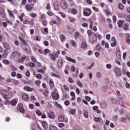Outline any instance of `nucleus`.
Returning a JSON list of instances; mask_svg holds the SVG:
<instances>
[{
  "label": "nucleus",
  "mask_w": 130,
  "mask_h": 130,
  "mask_svg": "<svg viewBox=\"0 0 130 130\" xmlns=\"http://www.w3.org/2000/svg\"><path fill=\"white\" fill-rule=\"evenodd\" d=\"M19 39L22 42L21 44V47L22 49L26 52H27V53H30V52H31V49L29 47V45L26 43L25 39L21 37H19Z\"/></svg>",
  "instance_id": "f257e3e1"
},
{
  "label": "nucleus",
  "mask_w": 130,
  "mask_h": 130,
  "mask_svg": "<svg viewBox=\"0 0 130 130\" xmlns=\"http://www.w3.org/2000/svg\"><path fill=\"white\" fill-rule=\"evenodd\" d=\"M88 38L91 43H95L97 42V35L94 32H91V30H87Z\"/></svg>",
  "instance_id": "f03ea898"
},
{
  "label": "nucleus",
  "mask_w": 130,
  "mask_h": 130,
  "mask_svg": "<svg viewBox=\"0 0 130 130\" xmlns=\"http://www.w3.org/2000/svg\"><path fill=\"white\" fill-rule=\"evenodd\" d=\"M0 93L4 97V99H6V100L8 99H10L9 95L8 94H9V91L3 89H0Z\"/></svg>",
  "instance_id": "7ed1b4c3"
},
{
  "label": "nucleus",
  "mask_w": 130,
  "mask_h": 130,
  "mask_svg": "<svg viewBox=\"0 0 130 130\" xmlns=\"http://www.w3.org/2000/svg\"><path fill=\"white\" fill-rule=\"evenodd\" d=\"M52 97L54 100H58L59 99V93L57 89H55L52 93Z\"/></svg>",
  "instance_id": "20e7f679"
},
{
  "label": "nucleus",
  "mask_w": 130,
  "mask_h": 130,
  "mask_svg": "<svg viewBox=\"0 0 130 130\" xmlns=\"http://www.w3.org/2000/svg\"><path fill=\"white\" fill-rule=\"evenodd\" d=\"M49 118L51 119H55V113L53 111H50L47 113Z\"/></svg>",
  "instance_id": "39448f33"
},
{
  "label": "nucleus",
  "mask_w": 130,
  "mask_h": 130,
  "mask_svg": "<svg viewBox=\"0 0 130 130\" xmlns=\"http://www.w3.org/2000/svg\"><path fill=\"white\" fill-rule=\"evenodd\" d=\"M0 16L2 18H6V13L5 12V9L2 7H0Z\"/></svg>",
  "instance_id": "423d86ee"
},
{
  "label": "nucleus",
  "mask_w": 130,
  "mask_h": 130,
  "mask_svg": "<svg viewBox=\"0 0 130 130\" xmlns=\"http://www.w3.org/2000/svg\"><path fill=\"white\" fill-rule=\"evenodd\" d=\"M91 10H90V9L89 8H87L86 9H85L83 14L84 15V16H86V17H89V16H90V15H91Z\"/></svg>",
  "instance_id": "0eeeda50"
},
{
  "label": "nucleus",
  "mask_w": 130,
  "mask_h": 130,
  "mask_svg": "<svg viewBox=\"0 0 130 130\" xmlns=\"http://www.w3.org/2000/svg\"><path fill=\"white\" fill-rule=\"evenodd\" d=\"M10 52H11V51H9V50L5 49L3 51V54L2 55L3 58H7V57H8V55L9 53H10Z\"/></svg>",
  "instance_id": "6e6552de"
},
{
  "label": "nucleus",
  "mask_w": 130,
  "mask_h": 130,
  "mask_svg": "<svg viewBox=\"0 0 130 130\" xmlns=\"http://www.w3.org/2000/svg\"><path fill=\"white\" fill-rule=\"evenodd\" d=\"M61 7L62 9H66L69 8V5L67 4V2L64 1H63L61 3Z\"/></svg>",
  "instance_id": "1a4fd4ad"
},
{
  "label": "nucleus",
  "mask_w": 130,
  "mask_h": 130,
  "mask_svg": "<svg viewBox=\"0 0 130 130\" xmlns=\"http://www.w3.org/2000/svg\"><path fill=\"white\" fill-rule=\"evenodd\" d=\"M18 109L19 110L21 113H24L25 112V110L24 109V107H23V104H20L18 105Z\"/></svg>",
  "instance_id": "9d476101"
},
{
  "label": "nucleus",
  "mask_w": 130,
  "mask_h": 130,
  "mask_svg": "<svg viewBox=\"0 0 130 130\" xmlns=\"http://www.w3.org/2000/svg\"><path fill=\"white\" fill-rule=\"evenodd\" d=\"M112 41H113V42L111 44V46L112 47H115V46H116V44H117V42H116L115 38H112Z\"/></svg>",
  "instance_id": "9b49d317"
},
{
  "label": "nucleus",
  "mask_w": 130,
  "mask_h": 130,
  "mask_svg": "<svg viewBox=\"0 0 130 130\" xmlns=\"http://www.w3.org/2000/svg\"><path fill=\"white\" fill-rule=\"evenodd\" d=\"M3 47L5 48V49H7L9 51H11V47H10V44L8 43H5L3 44Z\"/></svg>",
  "instance_id": "f8f14e48"
},
{
  "label": "nucleus",
  "mask_w": 130,
  "mask_h": 130,
  "mask_svg": "<svg viewBox=\"0 0 130 130\" xmlns=\"http://www.w3.org/2000/svg\"><path fill=\"white\" fill-rule=\"evenodd\" d=\"M115 73L116 75H117V76H118L119 77H120V76H121V71H120V70H119V69L117 68H116L115 69Z\"/></svg>",
  "instance_id": "ddd939ff"
},
{
  "label": "nucleus",
  "mask_w": 130,
  "mask_h": 130,
  "mask_svg": "<svg viewBox=\"0 0 130 130\" xmlns=\"http://www.w3.org/2000/svg\"><path fill=\"white\" fill-rule=\"evenodd\" d=\"M23 89L25 91H27V92H32V91L35 90L34 88H32L28 86L24 87Z\"/></svg>",
  "instance_id": "4468645a"
},
{
  "label": "nucleus",
  "mask_w": 130,
  "mask_h": 130,
  "mask_svg": "<svg viewBox=\"0 0 130 130\" xmlns=\"http://www.w3.org/2000/svg\"><path fill=\"white\" fill-rule=\"evenodd\" d=\"M42 125L44 129H47L48 128V124H47V122L46 121H43L42 122Z\"/></svg>",
  "instance_id": "2eb2a0df"
},
{
  "label": "nucleus",
  "mask_w": 130,
  "mask_h": 130,
  "mask_svg": "<svg viewBox=\"0 0 130 130\" xmlns=\"http://www.w3.org/2000/svg\"><path fill=\"white\" fill-rule=\"evenodd\" d=\"M22 98L24 101H28L29 100V95L27 94H23L22 95Z\"/></svg>",
  "instance_id": "dca6fc26"
},
{
  "label": "nucleus",
  "mask_w": 130,
  "mask_h": 130,
  "mask_svg": "<svg viewBox=\"0 0 130 130\" xmlns=\"http://www.w3.org/2000/svg\"><path fill=\"white\" fill-rule=\"evenodd\" d=\"M12 56L13 57H16V56H21V53L18 51L13 52L12 53Z\"/></svg>",
  "instance_id": "f3484780"
},
{
  "label": "nucleus",
  "mask_w": 130,
  "mask_h": 130,
  "mask_svg": "<svg viewBox=\"0 0 130 130\" xmlns=\"http://www.w3.org/2000/svg\"><path fill=\"white\" fill-rule=\"evenodd\" d=\"M87 47H88L87 43H86V42H83L81 44V48H82V49H86Z\"/></svg>",
  "instance_id": "a211bd4d"
},
{
  "label": "nucleus",
  "mask_w": 130,
  "mask_h": 130,
  "mask_svg": "<svg viewBox=\"0 0 130 130\" xmlns=\"http://www.w3.org/2000/svg\"><path fill=\"white\" fill-rule=\"evenodd\" d=\"M63 63V61L62 60V59H59L58 60L57 64H58V67H59V68H61L62 67Z\"/></svg>",
  "instance_id": "6ab92c4d"
},
{
  "label": "nucleus",
  "mask_w": 130,
  "mask_h": 130,
  "mask_svg": "<svg viewBox=\"0 0 130 130\" xmlns=\"http://www.w3.org/2000/svg\"><path fill=\"white\" fill-rule=\"evenodd\" d=\"M58 120L60 121L61 122H62V121H64V116L61 114L59 115Z\"/></svg>",
  "instance_id": "aec40b11"
},
{
  "label": "nucleus",
  "mask_w": 130,
  "mask_h": 130,
  "mask_svg": "<svg viewBox=\"0 0 130 130\" xmlns=\"http://www.w3.org/2000/svg\"><path fill=\"white\" fill-rule=\"evenodd\" d=\"M108 88V86H107V85L103 86L102 87V92H104V93H106L107 92Z\"/></svg>",
  "instance_id": "412c9836"
},
{
  "label": "nucleus",
  "mask_w": 130,
  "mask_h": 130,
  "mask_svg": "<svg viewBox=\"0 0 130 130\" xmlns=\"http://www.w3.org/2000/svg\"><path fill=\"white\" fill-rule=\"evenodd\" d=\"M66 59L68 61H71V62H73V63H76V60L72 58L71 57L67 56L66 57Z\"/></svg>",
  "instance_id": "4be33fe9"
},
{
  "label": "nucleus",
  "mask_w": 130,
  "mask_h": 130,
  "mask_svg": "<svg viewBox=\"0 0 130 130\" xmlns=\"http://www.w3.org/2000/svg\"><path fill=\"white\" fill-rule=\"evenodd\" d=\"M118 100L119 101H120L121 103L120 104L121 107H124V104H123V99H122V98H119Z\"/></svg>",
  "instance_id": "5701e85b"
},
{
  "label": "nucleus",
  "mask_w": 130,
  "mask_h": 130,
  "mask_svg": "<svg viewBox=\"0 0 130 130\" xmlns=\"http://www.w3.org/2000/svg\"><path fill=\"white\" fill-rule=\"evenodd\" d=\"M101 106L103 108V109H106V107H107V105L105 102H103L101 104Z\"/></svg>",
  "instance_id": "b1692460"
},
{
  "label": "nucleus",
  "mask_w": 130,
  "mask_h": 130,
  "mask_svg": "<svg viewBox=\"0 0 130 130\" xmlns=\"http://www.w3.org/2000/svg\"><path fill=\"white\" fill-rule=\"evenodd\" d=\"M17 103H18L17 100L13 99L11 101V105H13L14 106H15V105H17Z\"/></svg>",
  "instance_id": "393cba45"
},
{
  "label": "nucleus",
  "mask_w": 130,
  "mask_h": 130,
  "mask_svg": "<svg viewBox=\"0 0 130 130\" xmlns=\"http://www.w3.org/2000/svg\"><path fill=\"white\" fill-rule=\"evenodd\" d=\"M117 24L119 28H121V27H122V25H123V21L122 20H118Z\"/></svg>",
  "instance_id": "a878e982"
},
{
  "label": "nucleus",
  "mask_w": 130,
  "mask_h": 130,
  "mask_svg": "<svg viewBox=\"0 0 130 130\" xmlns=\"http://www.w3.org/2000/svg\"><path fill=\"white\" fill-rule=\"evenodd\" d=\"M94 121H95V122H101L102 121V119L101 118L95 117L94 118Z\"/></svg>",
  "instance_id": "bb28decb"
},
{
  "label": "nucleus",
  "mask_w": 130,
  "mask_h": 130,
  "mask_svg": "<svg viewBox=\"0 0 130 130\" xmlns=\"http://www.w3.org/2000/svg\"><path fill=\"white\" fill-rule=\"evenodd\" d=\"M69 20L70 21V22H71V23H74V22H76V18L72 17V16H70L69 17Z\"/></svg>",
  "instance_id": "cd10ccee"
},
{
  "label": "nucleus",
  "mask_w": 130,
  "mask_h": 130,
  "mask_svg": "<svg viewBox=\"0 0 130 130\" xmlns=\"http://www.w3.org/2000/svg\"><path fill=\"white\" fill-rule=\"evenodd\" d=\"M54 105H55V106H56V107H58V108H60V109H62V106H61V105H60L59 104H58V103H57V102H53Z\"/></svg>",
  "instance_id": "c85d7f7f"
},
{
  "label": "nucleus",
  "mask_w": 130,
  "mask_h": 130,
  "mask_svg": "<svg viewBox=\"0 0 130 130\" xmlns=\"http://www.w3.org/2000/svg\"><path fill=\"white\" fill-rule=\"evenodd\" d=\"M25 9L27 10V11H32V9H33V8H32L30 5H26L25 6Z\"/></svg>",
  "instance_id": "c756f323"
},
{
  "label": "nucleus",
  "mask_w": 130,
  "mask_h": 130,
  "mask_svg": "<svg viewBox=\"0 0 130 130\" xmlns=\"http://www.w3.org/2000/svg\"><path fill=\"white\" fill-rule=\"evenodd\" d=\"M26 58H27V57L26 56H24L23 57H22L21 58H20L19 60H18V62H23V61H24V60H25V59H26Z\"/></svg>",
  "instance_id": "7c9ffc66"
},
{
  "label": "nucleus",
  "mask_w": 130,
  "mask_h": 130,
  "mask_svg": "<svg viewBox=\"0 0 130 130\" xmlns=\"http://www.w3.org/2000/svg\"><path fill=\"white\" fill-rule=\"evenodd\" d=\"M72 45L73 46V47H77V43H76V42L73 40H72L71 41Z\"/></svg>",
  "instance_id": "2f4dec72"
},
{
  "label": "nucleus",
  "mask_w": 130,
  "mask_h": 130,
  "mask_svg": "<svg viewBox=\"0 0 130 130\" xmlns=\"http://www.w3.org/2000/svg\"><path fill=\"white\" fill-rule=\"evenodd\" d=\"M72 14H73V15H77L78 14V10L75 9H72L71 11Z\"/></svg>",
  "instance_id": "473e14b6"
},
{
  "label": "nucleus",
  "mask_w": 130,
  "mask_h": 130,
  "mask_svg": "<svg viewBox=\"0 0 130 130\" xmlns=\"http://www.w3.org/2000/svg\"><path fill=\"white\" fill-rule=\"evenodd\" d=\"M84 116L85 118H88L89 117V113L87 111H85L84 113Z\"/></svg>",
  "instance_id": "72a5a7b5"
},
{
  "label": "nucleus",
  "mask_w": 130,
  "mask_h": 130,
  "mask_svg": "<svg viewBox=\"0 0 130 130\" xmlns=\"http://www.w3.org/2000/svg\"><path fill=\"white\" fill-rule=\"evenodd\" d=\"M76 109H71L70 111V114L72 115L75 114L76 113Z\"/></svg>",
  "instance_id": "f704fd0d"
},
{
  "label": "nucleus",
  "mask_w": 130,
  "mask_h": 130,
  "mask_svg": "<svg viewBox=\"0 0 130 130\" xmlns=\"http://www.w3.org/2000/svg\"><path fill=\"white\" fill-rule=\"evenodd\" d=\"M50 130H57V128H56V127H55V126L53 125H51L50 126Z\"/></svg>",
  "instance_id": "c9c22d12"
},
{
  "label": "nucleus",
  "mask_w": 130,
  "mask_h": 130,
  "mask_svg": "<svg viewBox=\"0 0 130 130\" xmlns=\"http://www.w3.org/2000/svg\"><path fill=\"white\" fill-rule=\"evenodd\" d=\"M49 85H50L51 88H54V83H53V81L50 80L49 82Z\"/></svg>",
  "instance_id": "e433bc0d"
},
{
  "label": "nucleus",
  "mask_w": 130,
  "mask_h": 130,
  "mask_svg": "<svg viewBox=\"0 0 130 130\" xmlns=\"http://www.w3.org/2000/svg\"><path fill=\"white\" fill-rule=\"evenodd\" d=\"M77 84L78 86H79L80 87V88H82V87H83V84L82 83V82H81V81H80V80L77 81Z\"/></svg>",
  "instance_id": "4c0bfd02"
},
{
  "label": "nucleus",
  "mask_w": 130,
  "mask_h": 130,
  "mask_svg": "<svg viewBox=\"0 0 130 130\" xmlns=\"http://www.w3.org/2000/svg\"><path fill=\"white\" fill-rule=\"evenodd\" d=\"M123 28L124 29V30H125V31H127V30H128V25L127 24L123 25Z\"/></svg>",
  "instance_id": "58836bf2"
},
{
  "label": "nucleus",
  "mask_w": 130,
  "mask_h": 130,
  "mask_svg": "<svg viewBox=\"0 0 130 130\" xmlns=\"http://www.w3.org/2000/svg\"><path fill=\"white\" fill-rule=\"evenodd\" d=\"M35 84L37 86L40 87V84H41V81L40 80H37L35 81Z\"/></svg>",
  "instance_id": "ea45409f"
},
{
  "label": "nucleus",
  "mask_w": 130,
  "mask_h": 130,
  "mask_svg": "<svg viewBox=\"0 0 130 130\" xmlns=\"http://www.w3.org/2000/svg\"><path fill=\"white\" fill-rule=\"evenodd\" d=\"M3 61L5 64H10V61L8 59H4L3 60Z\"/></svg>",
  "instance_id": "a19ab883"
},
{
  "label": "nucleus",
  "mask_w": 130,
  "mask_h": 130,
  "mask_svg": "<svg viewBox=\"0 0 130 130\" xmlns=\"http://www.w3.org/2000/svg\"><path fill=\"white\" fill-rule=\"evenodd\" d=\"M36 113L38 115V116H41V115H42V113L39 110H37L36 111Z\"/></svg>",
  "instance_id": "79ce46f5"
},
{
  "label": "nucleus",
  "mask_w": 130,
  "mask_h": 130,
  "mask_svg": "<svg viewBox=\"0 0 130 130\" xmlns=\"http://www.w3.org/2000/svg\"><path fill=\"white\" fill-rule=\"evenodd\" d=\"M30 17H32V18H37V14L34 13H31L30 14Z\"/></svg>",
  "instance_id": "37998d69"
},
{
  "label": "nucleus",
  "mask_w": 130,
  "mask_h": 130,
  "mask_svg": "<svg viewBox=\"0 0 130 130\" xmlns=\"http://www.w3.org/2000/svg\"><path fill=\"white\" fill-rule=\"evenodd\" d=\"M118 8L120 9V10H123V5H122L121 3H119L118 5Z\"/></svg>",
  "instance_id": "c03bdc74"
},
{
  "label": "nucleus",
  "mask_w": 130,
  "mask_h": 130,
  "mask_svg": "<svg viewBox=\"0 0 130 130\" xmlns=\"http://www.w3.org/2000/svg\"><path fill=\"white\" fill-rule=\"evenodd\" d=\"M8 12L11 17H13V18H15L14 14H13V13L12 12V11H11V10L8 9Z\"/></svg>",
  "instance_id": "a18cd8bd"
},
{
  "label": "nucleus",
  "mask_w": 130,
  "mask_h": 130,
  "mask_svg": "<svg viewBox=\"0 0 130 130\" xmlns=\"http://www.w3.org/2000/svg\"><path fill=\"white\" fill-rule=\"evenodd\" d=\"M60 38L61 41H64V40H66V36H64L63 35H61Z\"/></svg>",
  "instance_id": "49530a36"
},
{
  "label": "nucleus",
  "mask_w": 130,
  "mask_h": 130,
  "mask_svg": "<svg viewBox=\"0 0 130 130\" xmlns=\"http://www.w3.org/2000/svg\"><path fill=\"white\" fill-rule=\"evenodd\" d=\"M49 93V92L48 90H45V92H44V95L45 97H48V94Z\"/></svg>",
  "instance_id": "de8ad7c7"
},
{
  "label": "nucleus",
  "mask_w": 130,
  "mask_h": 130,
  "mask_svg": "<svg viewBox=\"0 0 130 130\" xmlns=\"http://www.w3.org/2000/svg\"><path fill=\"white\" fill-rule=\"evenodd\" d=\"M52 75L53 76V77H55V78H60V76H59V75L58 74H54V73H52Z\"/></svg>",
  "instance_id": "09e8293b"
},
{
  "label": "nucleus",
  "mask_w": 130,
  "mask_h": 130,
  "mask_svg": "<svg viewBox=\"0 0 130 130\" xmlns=\"http://www.w3.org/2000/svg\"><path fill=\"white\" fill-rule=\"evenodd\" d=\"M37 79H39V80H40L41 79H42V75L40 74H38L37 76H36Z\"/></svg>",
  "instance_id": "8fccbe9b"
},
{
  "label": "nucleus",
  "mask_w": 130,
  "mask_h": 130,
  "mask_svg": "<svg viewBox=\"0 0 130 130\" xmlns=\"http://www.w3.org/2000/svg\"><path fill=\"white\" fill-rule=\"evenodd\" d=\"M93 86L94 87V88H97L98 87V83L96 81H94L93 82Z\"/></svg>",
  "instance_id": "3c124183"
},
{
  "label": "nucleus",
  "mask_w": 130,
  "mask_h": 130,
  "mask_svg": "<svg viewBox=\"0 0 130 130\" xmlns=\"http://www.w3.org/2000/svg\"><path fill=\"white\" fill-rule=\"evenodd\" d=\"M125 19L126 21H127L128 22H129V23H130V16L129 15L125 16Z\"/></svg>",
  "instance_id": "603ef678"
},
{
  "label": "nucleus",
  "mask_w": 130,
  "mask_h": 130,
  "mask_svg": "<svg viewBox=\"0 0 130 130\" xmlns=\"http://www.w3.org/2000/svg\"><path fill=\"white\" fill-rule=\"evenodd\" d=\"M28 65L31 67V68H34L35 67V64L32 62H30L28 63Z\"/></svg>",
  "instance_id": "864d4df0"
},
{
  "label": "nucleus",
  "mask_w": 130,
  "mask_h": 130,
  "mask_svg": "<svg viewBox=\"0 0 130 130\" xmlns=\"http://www.w3.org/2000/svg\"><path fill=\"white\" fill-rule=\"evenodd\" d=\"M51 52L48 49H45L44 50V53L47 54V53H50Z\"/></svg>",
  "instance_id": "5fc2aeb1"
},
{
  "label": "nucleus",
  "mask_w": 130,
  "mask_h": 130,
  "mask_svg": "<svg viewBox=\"0 0 130 130\" xmlns=\"http://www.w3.org/2000/svg\"><path fill=\"white\" fill-rule=\"evenodd\" d=\"M85 99H86V100H87V101H88V102L91 101V98L90 96L86 95L85 96Z\"/></svg>",
  "instance_id": "6e6d98bb"
},
{
  "label": "nucleus",
  "mask_w": 130,
  "mask_h": 130,
  "mask_svg": "<svg viewBox=\"0 0 130 130\" xmlns=\"http://www.w3.org/2000/svg\"><path fill=\"white\" fill-rule=\"evenodd\" d=\"M96 78L98 79H101V74L99 72L96 73Z\"/></svg>",
  "instance_id": "4d7b16f0"
},
{
  "label": "nucleus",
  "mask_w": 130,
  "mask_h": 130,
  "mask_svg": "<svg viewBox=\"0 0 130 130\" xmlns=\"http://www.w3.org/2000/svg\"><path fill=\"white\" fill-rule=\"evenodd\" d=\"M68 81H69V82L71 83V84L74 83V80L71 77L69 78Z\"/></svg>",
  "instance_id": "13d9d810"
},
{
  "label": "nucleus",
  "mask_w": 130,
  "mask_h": 130,
  "mask_svg": "<svg viewBox=\"0 0 130 130\" xmlns=\"http://www.w3.org/2000/svg\"><path fill=\"white\" fill-rule=\"evenodd\" d=\"M10 68H11V70H12V71H17V68L13 65H11L10 66Z\"/></svg>",
  "instance_id": "bf43d9fd"
},
{
  "label": "nucleus",
  "mask_w": 130,
  "mask_h": 130,
  "mask_svg": "<svg viewBox=\"0 0 130 130\" xmlns=\"http://www.w3.org/2000/svg\"><path fill=\"white\" fill-rule=\"evenodd\" d=\"M42 23L43 26H46L47 25V23L46 22V20L45 19L44 20H42Z\"/></svg>",
  "instance_id": "052dcab7"
},
{
  "label": "nucleus",
  "mask_w": 130,
  "mask_h": 130,
  "mask_svg": "<svg viewBox=\"0 0 130 130\" xmlns=\"http://www.w3.org/2000/svg\"><path fill=\"white\" fill-rule=\"evenodd\" d=\"M64 89L66 90V91H70V88H69V87L67 86V85H63Z\"/></svg>",
  "instance_id": "680f3d73"
},
{
  "label": "nucleus",
  "mask_w": 130,
  "mask_h": 130,
  "mask_svg": "<svg viewBox=\"0 0 130 130\" xmlns=\"http://www.w3.org/2000/svg\"><path fill=\"white\" fill-rule=\"evenodd\" d=\"M41 21H43L44 20H45V15L41 14Z\"/></svg>",
  "instance_id": "e2e57ef3"
},
{
  "label": "nucleus",
  "mask_w": 130,
  "mask_h": 130,
  "mask_svg": "<svg viewBox=\"0 0 130 130\" xmlns=\"http://www.w3.org/2000/svg\"><path fill=\"white\" fill-rule=\"evenodd\" d=\"M50 56H51V59H52V60H54L55 59V57L54 56V54H50Z\"/></svg>",
  "instance_id": "0e129e2a"
},
{
  "label": "nucleus",
  "mask_w": 130,
  "mask_h": 130,
  "mask_svg": "<svg viewBox=\"0 0 130 130\" xmlns=\"http://www.w3.org/2000/svg\"><path fill=\"white\" fill-rule=\"evenodd\" d=\"M112 67V66L110 64H106V68H107V69H108V70H110V69H111Z\"/></svg>",
  "instance_id": "69168bd1"
},
{
  "label": "nucleus",
  "mask_w": 130,
  "mask_h": 130,
  "mask_svg": "<svg viewBox=\"0 0 130 130\" xmlns=\"http://www.w3.org/2000/svg\"><path fill=\"white\" fill-rule=\"evenodd\" d=\"M126 43L127 44H130V36L128 37V38L126 40Z\"/></svg>",
  "instance_id": "338daca9"
},
{
  "label": "nucleus",
  "mask_w": 130,
  "mask_h": 130,
  "mask_svg": "<svg viewBox=\"0 0 130 130\" xmlns=\"http://www.w3.org/2000/svg\"><path fill=\"white\" fill-rule=\"evenodd\" d=\"M58 126L59 127H63V126H64V124H63V123H59L58 124Z\"/></svg>",
  "instance_id": "774afa93"
}]
</instances>
